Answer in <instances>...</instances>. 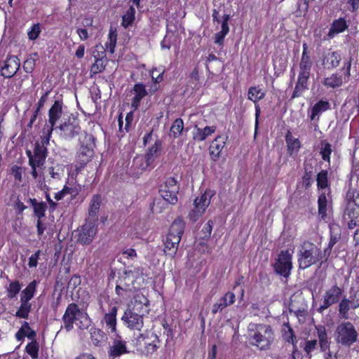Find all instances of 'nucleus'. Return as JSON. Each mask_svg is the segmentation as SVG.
I'll list each match as a JSON object with an SVG mask.
<instances>
[{
  "mask_svg": "<svg viewBox=\"0 0 359 359\" xmlns=\"http://www.w3.org/2000/svg\"><path fill=\"white\" fill-rule=\"evenodd\" d=\"M358 332L354 325L345 321L339 324L335 330V340L337 344L350 347L358 341Z\"/></svg>",
  "mask_w": 359,
  "mask_h": 359,
  "instance_id": "39448f33",
  "label": "nucleus"
},
{
  "mask_svg": "<svg viewBox=\"0 0 359 359\" xmlns=\"http://www.w3.org/2000/svg\"><path fill=\"white\" fill-rule=\"evenodd\" d=\"M248 330L250 344L260 351L270 349L274 342L275 334L271 325L264 323L253 324Z\"/></svg>",
  "mask_w": 359,
  "mask_h": 359,
  "instance_id": "f03ea898",
  "label": "nucleus"
},
{
  "mask_svg": "<svg viewBox=\"0 0 359 359\" xmlns=\"http://www.w3.org/2000/svg\"><path fill=\"white\" fill-rule=\"evenodd\" d=\"M179 185L176 179L173 177L166 178L165 181L160 185L159 194L168 203L175 205L178 201L177 194Z\"/></svg>",
  "mask_w": 359,
  "mask_h": 359,
  "instance_id": "0eeeda50",
  "label": "nucleus"
},
{
  "mask_svg": "<svg viewBox=\"0 0 359 359\" xmlns=\"http://www.w3.org/2000/svg\"><path fill=\"white\" fill-rule=\"evenodd\" d=\"M100 323L104 326L109 334H116L117 332V313L118 308L116 306H110L108 312H104Z\"/></svg>",
  "mask_w": 359,
  "mask_h": 359,
  "instance_id": "2eb2a0df",
  "label": "nucleus"
},
{
  "mask_svg": "<svg viewBox=\"0 0 359 359\" xmlns=\"http://www.w3.org/2000/svg\"><path fill=\"white\" fill-rule=\"evenodd\" d=\"M26 353L30 355L32 359H37L39 352V344L36 339L29 342L25 346Z\"/></svg>",
  "mask_w": 359,
  "mask_h": 359,
  "instance_id": "3c124183",
  "label": "nucleus"
},
{
  "mask_svg": "<svg viewBox=\"0 0 359 359\" xmlns=\"http://www.w3.org/2000/svg\"><path fill=\"white\" fill-rule=\"evenodd\" d=\"M95 137L92 134L86 133L81 142V147L76 156V168L83 169L94 156Z\"/></svg>",
  "mask_w": 359,
  "mask_h": 359,
  "instance_id": "20e7f679",
  "label": "nucleus"
},
{
  "mask_svg": "<svg viewBox=\"0 0 359 359\" xmlns=\"http://www.w3.org/2000/svg\"><path fill=\"white\" fill-rule=\"evenodd\" d=\"M184 130V121L181 118H176L170 129V136L173 139L177 138Z\"/></svg>",
  "mask_w": 359,
  "mask_h": 359,
  "instance_id": "49530a36",
  "label": "nucleus"
},
{
  "mask_svg": "<svg viewBox=\"0 0 359 359\" xmlns=\"http://www.w3.org/2000/svg\"><path fill=\"white\" fill-rule=\"evenodd\" d=\"M41 32V27L39 23L34 24L27 31L28 39L34 41L39 36Z\"/></svg>",
  "mask_w": 359,
  "mask_h": 359,
  "instance_id": "13d9d810",
  "label": "nucleus"
},
{
  "mask_svg": "<svg viewBox=\"0 0 359 359\" xmlns=\"http://www.w3.org/2000/svg\"><path fill=\"white\" fill-rule=\"evenodd\" d=\"M20 68V60L16 56H11L4 62L1 67V76L11 78L14 76Z\"/></svg>",
  "mask_w": 359,
  "mask_h": 359,
  "instance_id": "a878e982",
  "label": "nucleus"
},
{
  "mask_svg": "<svg viewBox=\"0 0 359 359\" xmlns=\"http://www.w3.org/2000/svg\"><path fill=\"white\" fill-rule=\"evenodd\" d=\"M304 173L302 177V185L304 187L305 189H308L311 187L313 180V171L312 170H307V169L304 168Z\"/></svg>",
  "mask_w": 359,
  "mask_h": 359,
  "instance_id": "052dcab7",
  "label": "nucleus"
},
{
  "mask_svg": "<svg viewBox=\"0 0 359 359\" xmlns=\"http://www.w3.org/2000/svg\"><path fill=\"white\" fill-rule=\"evenodd\" d=\"M215 193L210 189H206L201 196H197L194 201V208L189 213V218L195 222L204 214L210 203Z\"/></svg>",
  "mask_w": 359,
  "mask_h": 359,
  "instance_id": "423d86ee",
  "label": "nucleus"
},
{
  "mask_svg": "<svg viewBox=\"0 0 359 359\" xmlns=\"http://www.w3.org/2000/svg\"><path fill=\"white\" fill-rule=\"evenodd\" d=\"M59 129L61 137L66 140H70L76 137L81 131L79 120L74 117H69L59 126L55 127V130Z\"/></svg>",
  "mask_w": 359,
  "mask_h": 359,
  "instance_id": "6e6552de",
  "label": "nucleus"
},
{
  "mask_svg": "<svg viewBox=\"0 0 359 359\" xmlns=\"http://www.w3.org/2000/svg\"><path fill=\"white\" fill-rule=\"evenodd\" d=\"M80 313L81 310L76 303L72 302L68 304L62 318L64 328L67 331H70L74 328V323Z\"/></svg>",
  "mask_w": 359,
  "mask_h": 359,
  "instance_id": "f3484780",
  "label": "nucleus"
},
{
  "mask_svg": "<svg viewBox=\"0 0 359 359\" xmlns=\"http://www.w3.org/2000/svg\"><path fill=\"white\" fill-rule=\"evenodd\" d=\"M11 174L13 176L15 181L22 182V168L17 165H14L11 168Z\"/></svg>",
  "mask_w": 359,
  "mask_h": 359,
  "instance_id": "0e129e2a",
  "label": "nucleus"
},
{
  "mask_svg": "<svg viewBox=\"0 0 359 359\" xmlns=\"http://www.w3.org/2000/svg\"><path fill=\"white\" fill-rule=\"evenodd\" d=\"M348 27L347 21L344 18L334 20L327 33V36L332 39L335 35L344 32Z\"/></svg>",
  "mask_w": 359,
  "mask_h": 359,
  "instance_id": "72a5a7b5",
  "label": "nucleus"
},
{
  "mask_svg": "<svg viewBox=\"0 0 359 359\" xmlns=\"http://www.w3.org/2000/svg\"><path fill=\"white\" fill-rule=\"evenodd\" d=\"M13 209L15 210L17 215H22L23 211L27 209V206L20 200L17 196L13 204Z\"/></svg>",
  "mask_w": 359,
  "mask_h": 359,
  "instance_id": "69168bd1",
  "label": "nucleus"
},
{
  "mask_svg": "<svg viewBox=\"0 0 359 359\" xmlns=\"http://www.w3.org/2000/svg\"><path fill=\"white\" fill-rule=\"evenodd\" d=\"M184 228L185 224L182 219H175L169 229L168 233L163 240L164 253L171 258H174L176 255Z\"/></svg>",
  "mask_w": 359,
  "mask_h": 359,
  "instance_id": "7ed1b4c3",
  "label": "nucleus"
},
{
  "mask_svg": "<svg viewBox=\"0 0 359 359\" xmlns=\"http://www.w3.org/2000/svg\"><path fill=\"white\" fill-rule=\"evenodd\" d=\"M80 191H81L80 187H69L68 186L65 185L63 187V188L62 189V190L55 193L54 198L57 201H60L66 195L70 194L72 196V199H74L78 196Z\"/></svg>",
  "mask_w": 359,
  "mask_h": 359,
  "instance_id": "79ce46f5",
  "label": "nucleus"
},
{
  "mask_svg": "<svg viewBox=\"0 0 359 359\" xmlns=\"http://www.w3.org/2000/svg\"><path fill=\"white\" fill-rule=\"evenodd\" d=\"M62 114V102L55 100L48 111V123L46 133L52 135L53 131L55 130L57 121L60 118Z\"/></svg>",
  "mask_w": 359,
  "mask_h": 359,
  "instance_id": "6ab92c4d",
  "label": "nucleus"
},
{
  "mask_svg": "<svg viewBox=\"0 0 359 359\" xmlns=\"http://www.w3.org/2000/svg\"><path fill=\"white\" fill-rule=\"evenodd\" d=\"M350 304L351 301L346 298H343L341 300L339 301V313L342 318H348V311L351 309Z\"/></svg>",
  "mask_w": 359,
  "mask_h": 359,
  "instance_id": "603ef678",
  "label": "nucleus"
},
{
  "mask_svg": "<svg viewBox=\"0 0 359 359\" xmlns=\"http://www.w3.org/2000/svg\"><path fill=\"white\" fill-rule=\"evenodd\" d=\"M341 56L338 51H328L323 55L322 65L328 70L333 69L339 65Z\"/></svg>",
  "mask_w": 359,
  "mask_h": 359,
  "instance_id": "cd10ccee",
  "label": "nucleus"
},
{
  "mask_svg": "<svg viewBox=\"0 0 359 359\" xmlns=\"http://www.w3.org/2000/svg\"><path fill=\"white\" fill-rule=\"evenodd\" d=\"M89 332L90 335V341L95 346H102L107 340L106 333L101 329L95 326L90 327Z\"/></svg>",
  "mask_w": 359,
  "mask_h": 359,
  "instance_id": "f704fd0d",
  "label": "nucleus"
},
{
  "mask_svg": "<svg viewBox=\"0 0 359 359\" xmlns=\"http://www.w3.org/2000/svg\"><path fill=\"white\" fill-rule=\"evenodd\" d=\"M311 75L298 74L297 81L291 95V100L302 97L303 93L309 89V81Z\"/></svg>",
  "mask_w": 359,
  "mask_h": 359,
  "instance_id": "bb28decb",
  "label": "nucleus"
},
{
  "mask_svg": "<svg viewBox=\"0 0 359 359\" xmlns=\"http://www.w3.org/2000/svg\"><path fill=\"white\" fill-rule=\"evenodd\" d=\"M128 351L126 346V341L123 340L115 339L112 345L109 347L108 354L109 357L115 359L123 354L128 353Z\"/></svg>",
  "mask_w": 359,
  "mask_h": 359,
  "instance_id": "7c9ffc66",
  "label": "nucleus"
},
{
  "mask_svg": "<svg viewBox=\"0 0 359 359\" xmlns=\"http://www.w3.org/2000/svg\"><path fill=\"white\" fill-rule=\"evenodd\" d=\"M51 135H46L41 137L40 141L35 142L33 151V158H29V161L43 165L48 156L47 145L49 144Z\"/></svg>",
  "mask_w": 359,
  "mask_h": 359,
  "instance_id": "9b49d317",
  "label": "nucleus"
},
{
  "mask_svg": "<svg viewBox=\"0 0 359 359\" xmlns=\"http://www.w3.org/2000/svg\"><path fill=\"white\" fill-rule=\"evenodd\" d=\"M41 252V251L38 250L29 257L28 266L29 268H35L37 266Z\"/></svg>",
  "mask_w": 359,
  "mask_h": 359,
  "instance_id": "338daca9",
  "label": "nucleus"
},
{
  "mask_svg": "<svg viewBox=\"0 0 359 359\" xmlns=\"http://www.w3.org/2000/svg\"><path fill=\"white\" fill-rule=\"evenodd\" d=\"M236 302V295L233 292L228 291L219 299L218 302L212 305L211 313L215 315L222 312L225 308L233 305Z\"/></svg>",
  "mask_w": 359,
  "mask_h": 359,
  "instance_id": "5701e85b",
  "label": "nucleus"
},
{
  "mask_svg": "<svg viewBox=\"0 0 359 359\" xmlns=\"http://www.w3.org/2000/svg\"><path fill=\"white\" fill-rule=\"evenodd\" d=\"M323 83L327 88H337L342 86L343 78L341 75L334 73L330 76L325 78Z\"/></svg>",
  "mask_w": 359,
  "mask_h": 359,
  "instance_id": "37998d69",
  "label": "nucleus"
},
{
  "mask_svg": "<svg viewBox=\"0 0 359 359\" xmlns=\"http://www.w3.org/2000/svg\"><path fill=\"white\" fill-rule=\"evenodd\" d=\"M316 182H317V188L318 189H327V191H329V188L330 186L329 184L328 181V172L327 170H321L316 176Z\"/></svg>",
  "mask_w": 359,
  "mask_h": 359,
  "instance_id": "a18cd8bd",
  "label": "nucleus"
},
{
  "mask_svg": "<svg viewBox=\"0 0 359 359\" xmlns=\"http://www.w3.org/2000/svg\"><path fill=\"white\" fill-rule=\"evenodd\" d=\"M161 325L164 330L163 334L167 337L166 341H168L169 339H172L174 337L173 330L165 318L162 319Z\"/></svg>",
  "mask_w": 359,
  "mask_h": 359,
  "instance_id": "680f3d73",
  "label": "nucleus"
},
{
  "mask_svg": "<svg viewBox=\"0 0 359 359\" xmlns=\"http://www.w3.org/2000/svg\"><path fill=\"white\" fill-rule=\"evenodd\" d=\"M332 204V198L331 194V188L329 191H322L318 196V212L322 219H325L327 216V209Z\"/></svg>",
  "mask_w": 359,
  "mask_h": 359,
  "instance_id": "412c9836",
  "label": "nucleus"
},
{
  "mask_svg": "<svg viewBox=\"0 0 359 359\" xmlns=\"http://www.w3.org/2000/svg\"><path fill=\"white\" fill-rule=\"evenodd\" d=\"M328 259V256L315 243L309 241H303L297 253V262L299 269L305 270L312 265L319 264L321 266Z\"/></svg>",
  "mask_w": 359,
  "mask_h": 359,
  "instance_id": "f257e3e1",
  "label": "nucleus"
},
{
  "mask_svg": "<svg viewBox=\"0 0 359 359\" xmlns=\"http://www.w3.org/2000/svg\"><path fill=\"white\" fill-rule=\"evenodd\" d=\"M303 50L299 61V73L311 75L313 67V61L309 52V46L306 43L302 45Z\"/></svg>",
  "mask_w": 359,
  "mask_h": 359,
  "instance_id": "b1692460",
  "label": "nucleus"
},
{
  "mask_svg": "<svg viewBox=\"0 0 359 359\" xmlns=\"http://www.w3.org/2000/svg\"><path fill=\"white\" fill-rule=\"evenodd\" d=\"M321 145L322 147L320 148V154L322 159L330 164L331 161V154L332 152L331 144L324 140L321 142Z\"/></svg>",
  "mask_w": 359,
  "mask_h": 359,
  "instance_id": "8fccbe9b",
  "label": "nucleus"
},
{
  "mask_svg": "<svg viewBox=\"0 0 359 359\" xmlns=\"http://www.w3.org/2000/svg\"><path fill=\"white\" fill-rule=\"evenodd\" d=\"M117 41V34L116 31L110 29L108 34V41L105 43L106 49H107L110 53H114Z\"/></svg>",
  "mask_w": 359,
  "mask_h": 359,
  "instance_id": "864d4df0",
  "label": "nucleus"
},
{
  "mask_svg": "<svg viewBox=\"0 0 359 359\" xmlns=\"http://www.w3.org/2000/svg\"><path fill=\"white\" fill-rule=\"evenodd\" d=\"M213 226V222L212 220H208L206 224L202 228L201 233L203 234V239H208L212 233Z\"/></svg>",
  "mask_w": 359,
  "mask_h": 359,
  "instance_id": "e2e57ef3",
  "label": "nucleus"
},
{
  "mask_svg": "<svg viewBox=\"0 0 359 359\" xmlns=\"http://www.w3.org/2000/svg\"><path fill=\"white\" fill-rule=\"evenodd\" d=\"M135 9L133 6H130L126 11V13L122 17L121 25L124 28H128L131 26L135 19Z\"/></svg>",
  "mask_w": 359,
  "mask_h": 359,
  "instance_id": "de8ad7c7",
  "label": "nucleus"
},
{
  "mask_svg": "<svg viewBox=\"0 0 359 359\" xmlns=\"http://www.w3.org/2000/svg\"><path fill=\"white\" fill-rule=\"evenodd\" d=\"M25 330H29V325L27 322H24L20 330L17 332L15 337L18 341H22L25 337Z\"/></svg>",
  "mask_w": 359,
  "mask_h": 359,
  "instance_id": "774afa93",
  "label": "nucleus"
},
{
  "mask_svg": "<svg viewBox=\"0 0 359 359\" xmlns=\"http://www.w3.org/2000/svg\"><path fill=\"white\" fill-rule=\"evenodd\" d=\"M132 92L134 93V97L132 99V106L137 109L142 100L148 94L145 86L142 83H137L134 85Z\"/></svg>",
  "mask_w": 359,
  "mask_h": 359,
  "instance_id": "473e14b6",
  "label": "nucleus"
},
{
  "mask_svg": "<svg viewBox=\"0 0 359 359\" xmlns=\"http://www.w3.org/2000/svg\"><path fill=\"white\" fill-rule=\"evenodd\" d=\"M215 131L216 126H205L204 128H200L196 126L192 133V137L195 142H203Z\"/></svg>",
  "mask_w": 359,
  "mask_h": 359,
  "instance_id": "e433bc0d",
  "label": "nucleus"
},
{
  "mask_svg": "<svg viewBox=\"0 0 359 359\" xmlns=\"http://www.w3.org/2000/svg\"><path fill=\"white\" fill-rule=\"evenodd\" d=\"M121 320L127 327L133 330L140 331L144 325L143 315L135 312L134 309H126Z\"/></svg>",
  "mask_w": 359,
  "mask_h": 359,
  "instance_id": "4468645a",
  "label": "nucleus"
},
{
  "mask_svg": "<svg viewBox=\"0 0 359 359\" xmlns=\"http://www.w3.org/2000/svg\"><path fill=\"white\" fill-rule=\"evenodd\" d=\"M227 136L217 135L210 143L209 147V154L212 161H217L221 154L222 151L224 148Z\"/></svg>",
  "mask_w": 359,
  "mask_h": 359,
  "instance_id": "4be33fe9",
  "label": "nucleus"
},
{
  "mask_svg": "<svg viewBox=\"0 0 359 359\" xmlns=\"http://www.w3.org/2000/svg\"><path fill=\"white\" fill-rule=\"evenodd\" d=\"M330 109V104L327 100H320L317 102L311 108L309 114V118L311 121L314 120L317 116L321 113L327 111Z\"/></svg>",
  "mask_w": 359,
  "mask_h": 359,
  "instance_id": "58836bf2",
  "label": "nucleus"
},
{
  "mask_svg": "<svg viewBox=\"0 0 359 359\" xmlns=\"http://www.w3.org/2000/svg\"><path fill=\"white\" fill-rule=\"evenodd\" d=\"M346 213L348 217L359 216V190L349 188L346 194Z\"/></svg>",
  "mask_w": 359,
  "mask_h": 359,
  "instance_id": "f8f14e48",
  "label": "nucleus"
},
{
  "mask_svg": "<svg viewBox=\"0 0 359 359\" xmlns=\"http://www.w3.org/2000/svg\"><path fill=\"white\" fill-rule=\"evenodd\" d=\"M341 229L338 224L330 225V241L327 246L324 249L325 253L330 257L334 245L341 238Z\"/></svg>",
  "mask_w": 359,
  "mask_h": 359,
  "instance_id": "c756f323",
  "label": "nucleus"
},
{
  "mask_svg": "<svg viewBox=\"0 0 359 359\" xmlns=\"http://www.w3.org/2000/svg\"><path fill=\"white\" fill-rule=\"evenodd\" d=\"M161 149L162 141L160 139H156L154 144L147 149L144 154L145 165L142 168V170L154 168L153 163L159 156Z\"/></svg>",
  "mask_w": 359,
  "mask_h": 359,
  "instance_id": "aec40b11",
  "label": "nucleus"
},
{
  "mask_svg": "<svg viewBox=\"0 0 359 359\" xmlns=\"http://www.w3.org/2000/svg\"><path fill=\"white\" fill-rule=\"evenodd\" d=\"M97 233L96 222H87L79 231L76 241L82 245H89Z\"/></svg>",
  "mask_w": 359,
  "mask_h": 359,
  "instance_id": "dca6fc26",
  "label": "nucleus"
},
{
  "mask_svg": "<svg viewBox=\"0 0 359 359\" xmlns=\"http://www.w3.org/2000/svg\"><path fill=\"white\" fill-rule=\"evenodd\" d=\"M140 338H142L143 341L142 352L144 354L151 355L157 351L161 341L156 333L152 332L151 334H140Z\"/></svg>",
  "mask_w": 359,
  "mask_h": 359,
  "instance_id": "a211bd4d",
  "label": "nucleus"
},
{
  "mask_svg": "<svg viewBox=\"0 0 359 359\" xmlns=\"http://www.w3.org/2000/svg\"><path fill=\"white\" fill-rule=\"evenodd\" d=\"M165 69L161 67H153L150 71L152 84L149 89L151 94H154L159 89V83L163 80Z\"/></svg>",
  "mask_w": 359,
  "mask_h": 359,
  "instance_id": "2f4dec72",
  "label": "nucleus"
},
{
  "mask_svg": "<svg viewBox=\"0 0 359 359\" xmlns=\"http://www.w3.org/2000/svg\"><path fill=\"white\" fill-rule=\"evenodd\" d=\"M286 326L287 327V330L285 331L283 334V338L286 342L292 344V346H294V344H297V342L296 339V335L293 329L288 323L286 325Z\"/></svg>",
  "mask_w": 359,
  "mask_h": 359,
  "instance_id": "6e6d98bb",
  "label": "nucleus"
},
{
  "mask_svg": "<svg viewBox=\"0 0 359 359\" xmlns=\"http://www.w3.org/2000/svg\"><path fill=\"white\" fill-rule=\"evenodd\" d=\"M107 60H95L90 67V74H97L105 69Z\"/></svg>",
  "mask_w": 359,
  "mask_h": 359,
  "instance_id": "4d7b16f0",
  "label": "nucleus"
},
{
  "mask_svg": "<svg viewBox=\"0 0 359 359\" xmlns=\"http://www.w3.org/2000/svg\"><path fill=\"white\" fill-rule=\"evenodd\" d=\"M22 284L18 280H12L6 287V296L8 299H14L21 290Z\"/></svg>",
  "mask_w": 359,
  "mask_h": 359,
  "instance_id": "c03bdc74",
  "label": "nucleus"
},
{
  "mask_svg": "<svg viewBox=\"0 0 359 359\" xmlns=\"http://www.w3.org/2000/svg\"><path fill=\"white\" fill-rule=\"evenodd\" d=\"M36 57H38V54L34 53L24 62L22 67L25 72L32 73L34 70Z\"/></svg>",
  "mask_w": 359,
  "mask_h": 359,
  "instance_id": "5fc2aeb1",
  "label": "nucleus"
},
{
  "mask_svg": "<svg viewBox=\"0 0 359 359\" xmlns=\"http://www.w3.org/2000/svg\"><path fill=\"white\" fill-rule=\"evenodd\" d=\"M37 282L34 280L22 291L20 294V302H29L34 297L36 290Z\"/></svg>",
  "mask_w": 359,
  "mask_h": 359,
  "instance_id": "a19ab883",
  "label": "nucleus"
},
{
  "mask_svg": "<svg viewBox=\"0 0 359 359\" xmlns=\"http://www.w3.org/2000/svg\"><path fill=\"white\" fill-rule=\"evenodd\" d=\"M131 271H124L122 276L118 277L115 287L116 294L122 298L128 296L134 289V280L130 277Z\"/></svg>",
  "mask_w": 359,
  "mask_h": 359,
  "instance_id": "ddd939ff",
  "label": "nucleus"
},
{
  "mask_svg": "<svg viewBox=\"0 0 359 359\" xmlns=\"http://www.w3.org/2000/svg\"><path fill=\"white\" fill-rule=\"evenodd\" d=\"M317 336L319 340L320 351L324 352L330 348V341H329L326 328L324 325L316 326Z\"/></svg>",
  "mask_w": 359,
  "mask_h": 359,
  "instance_id": "4c0bfd02",
  "label": "nucleus"
},
{
  "mask_svg": "<svg viewBox=\"0 0 359 359\" xmlns=\"http://www.w3.org/2000/svg\"><path fill=\"white\" fill-rule=\"evenodd\" d=\"M93 56L95 60H107L106 49L101 44L96 45L93 52Z\"/></svg>",
  "mask_w": 359,
  "mask_h": 359,
  "instance_id": "bf43d9fd",
  "label": "nucleus"
},
{
  "mask_svg": "<svg viewBox=\"0 0 359 359\" xmlns=\"http://www.w3.org/2000/svg\"><path fill=\"white\" fill-rule=\"evenodd\" d=\"M274 271L279 275L288 278L292 269V255L286 250H281L273 264Z\"/></svg>",
  "mask_w": 359,
  "mask_h": 359,
  "instance_id": "9d476101",
  "label": "nucleus"
},
{
  "mask_svg": "<svg viewBox=\"0 0 359 359\" xmlns=\"http://www.w3.org/2000/svg\"><path fill=\"white\" fill-rule=\"evenodd\" d=\"M285 137L288 155L292 156L294 154H297L302 146L299 140L294 138L290 130L286 133Z\"/></svg>",
  "mask_w": 359,
  "mask_h": 359,
  "instance_id": "c9c22d12",
  "label": "nucleus"
},
{
  "mask_svg": "<svg viewBox=\"0 0 359 359\" xmlns=\"http://www.w3.org/2000/svg\"><path fill=\"white\" fill-rule=\"evenodd\" d=\"M20 306L15 312V316L19 318L27 319L32 309V304L29 302H20Z\"/></svg>",
  "mask_w": 359,
  "mask_h": 359,
  "instance_id": "09e8293b",
  "label": "nucleus"
},
{
  "mask_svg": "<svg viewBox=\"0 0 359 359\" xmlns=\"http://www.w3.org/2000/svg\"><path fill=\"white\" fill-rule=\"evenodd\" d=\"M265 95V92L259 86H251L248 91V99L255 104L256 124L258 123V117L260 114V108L257 102L264 99Z\"/></svg>",
  "mask_w": 359,
  "mask_h": 359,
  "instance_id": "393cba45",
  "label": "nucleus"
},
{
  "mask_svg": "<svg viewBox=\"0 0 359 359\" xmlns=\"http://www.w3.org/2000/svg\"><path fill=\"white\" fill-rule=\"evenodd\" d=\"M343 289L337 285H334L327 289L323 295V303L318 308L317 311L320 313H323L332 305L337 304L341 300L343 294Z\"/></svg>",
  "mask_w": 359,
  "mask_h": 359,
  "instance_id": "1a4fd4ad",
  "label": "nucleus"
},
{
  "mask_svg": "<svg viewBox=\"0 0 359 359\" xmlns=\"http://www.w3.org/2000/svg\"><path fill=\"white\" fill-rule=\"evenodd\" d=\"M102 202V196L99 194H94L91 197L88 206V216L94 222L98 221V214Z\"/></svg>",
  "mask_w": 359,
  "mask_h": 359,
  "instance_id": "c85d7f7f",
  "label": "nucleus"
},
{
  "mask_svg": "<svg viewBox=\"0 0 359 359\" xmlns=\"http://www.w3.org/2000/svg\"><path fill=\"white\" fill-rule=\"evenodd\" d=\"M29 203L33 208L34 214L38 219L45 217L47 205L45 202H38L36 198H29Z\"/></svg>",
  "mask_w": 359,
  "mask_h": 359,
  "instance_id": "ea45409f",
  "label": "nucleus"
}]
</instances>
